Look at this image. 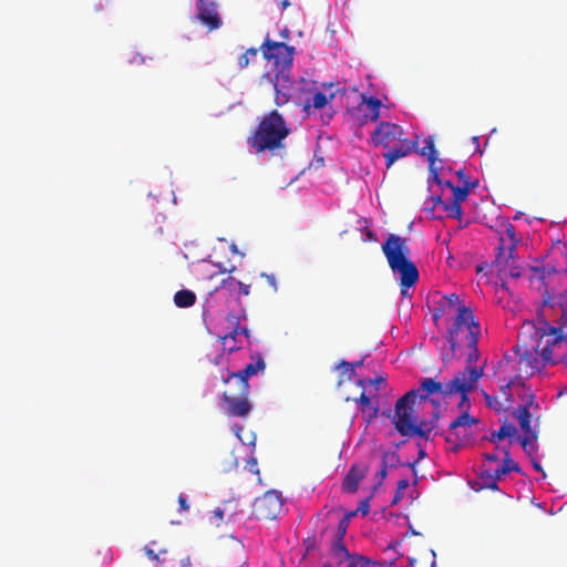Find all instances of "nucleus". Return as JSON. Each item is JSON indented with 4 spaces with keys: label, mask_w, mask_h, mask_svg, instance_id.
Segmentation results:
<instances>
[{
    "label": "nucleus",
    "mask_w": 567,
    "mask_h": 567,
    "mask_svg": "<svg viewBox=\"0 0 567 567\" xmlns=\"http://www.w3.org/2000/svg\"><path fill=\"white\" fill-rule=\"evenodd\" d=\"M382 251L393 272L394 279L400 285V295L402 299H409L411 305L413 289L420 278L416 265L411 259V251L406 245L405 238L390 234L382 243Z\"/></svg>",
    "instance_id": "nucleus-1"
},
{
    "label": "nucleus",
    "mask_w": 567,
    "mask_h": 567,
    "mask_svg": "<svg viewBox=\"0 0 567 567\" xmlns=\"http://www.w3.org/2000/svg\"><path fill=\"white\" fill-rule=\"evenodd\" d=\"M290 132L291 128L285 116L275 109L260 117L247 142L256 154L270 152L272 155L282 157L280 152L285 150V140Z\"/></svg>",
    "instance_id": "nucleus-2"
},
{
    "label": "nucleus",
    "mask_w": 567,
    "mask_h": 567,
    "mask_svg": "<svg viewBox=\"0 0 567 567\" xmlns=\"http://www.w3.org/2000/svg\"><path fill=\"white\" fill-rule=\"evenodd\" d=\"M235 295L236 291L226 282V278L206 295L202 305V319L207 332H217V324L225 323L229 312L236 315L240 308H246Z\"/></svg>",
    "instance_id": "nucleus-3"
},
{
    "label": "nucleus",
    "mask_w": 567,
    "mask_h": 567,
    "mask_svg": "<svg viewBox=\"0 0 567 567\" xmlns=\"http://www.w3.org/2000/svg\"><path fill=\"white\" fill-rule=\"evenodd\" d=\"M301 90L300 96L297 97V106L303 120H308L315 115L317 111L328 107L338 94L344 95L346 87L334 82H318L312 79L300 76Z\"/></svg>",
    "instance_id": "nucleus-4"
},
{
    "label": "nucleus",
    "mask_w": 567,
    "mask_h": 567,
    "mask_svg": "<svg viewBox=\"0 0 567 567\" xmlns=\"http://www.w3.org/2000/svg\"><path fill=\"white\" fill-rule=\"evenodd\" d=\"M455 311L456 313L453 318V323L446 331V341L449 343L450 352L442 355L443 361L458 360L461 358L458 354V351L461 350L458 342L461 332L465 330L466 339H472L473 341L476 339V336L482 334L481 322L471 307L466 306L464 301H460Z\"/></svg>",
    "instance_id": "nucleus-5"
},
{
    "label": "nucleus",
    "mask_w": 567,
    "mask_h": 567,
    "mask_svg": "<svg viewBox=\"0 0 567 567\" xmlns=\"http://www.w3.org/2000/svg\"><path fill=\"white\" fill-rule=\"evenodd\" d=\"M450 399L449 381L442 382L437 377H422L417 385L401 395L400 406L409 410L417 405L440 403Z\"/></svg>",
    "instance_id": "nucleus-6"
},
{
    "label": "nucleus",
    "mask_w": 567,
    "mask_h": 567,
    "mask_svg": "<svg viewBox=\"0 0 567 567\" xmlns=\"http://www.w3.org/2000/svg\"><path fill=\"white\" fill-rule=\"evenodd\" d=\"M563 265L547 261L539 266L532 267L534 277L543 285L544 292L542 306L548 308H559L561 315L567 312V286L561 291H556L555 287L548 286V279L554 275L567 274V252L561 254Z\"/></svg>",
    "instance_id": "nucleus-7"
},
{
    "label": "nucleus",
    "mask_w": 567,
    "mask_h": 567,
    "mask_svg": "<svg viewBox=\"0 0 567 567\" xmlns=\"http://www.w3.org/2000/svg\"><path fill=\"white\" fill-rule=\"evenodd\" d=\"M259 50L266 61L274 63L275 73H290L296 54V48L293 45L282 41L271 40L269 33H267Z\"/></svg>",
    "instance_id": "nucleus-8"
},
{
    "label": "nucleus",
    "mask_w": 567,
    "mask_h": 567,
    "mask_svg": "<svg viewBox=\"0 0 567 567\" xmlns=\"http://www.w3.org/2000/svg\"><path fill=\"white\" fill-rule=\"evenodd\" d=\"M396 432L408 439L416 437L424 441H432L433 436L445 437V432L435 423L429 424V419L420 417L416 409L410 413L408 422L396 425Z\"/></svg>",
    "instance_id": "nucleus-9"
},
{
    "label": "nucleus",
    "mask_w": 567,
    "mask_h": 567,
    "mask_svg": "<svg viewBox=\"0 0 567 567\" xmlns=\"http://www.w3.org/2000/svg\"><path fill=\"white\" fill-rule=\"evenodd\" d=\"M383 107L386 106L375 94L361 93L358 104L349 107L348 114L355 120L358 127L362 128L369 122L378 124Z\"/></svg>",
    "instance_id": "nucleus-10"
},
{
    "label": "nucleus",
    "mask_w": 567,
    "mask_h": 567,
    "mask_svg": "<svg viewBox=\"0 0 567 567\" xmlns=\"http://www.w3.org/2000/svg\"><path fill=\"white\" fill-rule=\"evenodd\" d=\"M248 320L247 309L240 308L239 311L235 313L229 312L228 319L225 320V323L217 324V332H208L212 336L218 338V340H229L234 338H238L243 336L250 347L252 343L251 330L247 324H241V322H246Z\"/></svg>",
    "instance_id": "nucleus-11"
},
{
    "label": "nucleus",
    "mask_w": 567,
    "mask_h": 567,
    "mask_svg": "<svg viewBox=\"0 0 567 567\" xmlns=\"http://www.w3.org/2000/svg\"><path fill=\"white\" fill-rule=\"evenodd\" d=\"M264 78L268 79L274 86L275 91V104L277 106H284L289 101H292L297 105V97L300 96L301 86L300 76L298 79H291L290 73L271 75L269 72L264 74Z\"/></svg>",
    "instance_id": "nucleus-12"
},
{
    "label": "nucleus",
    "mask_w": 567,
    "mask_h": 567,
    "mask_svg": "<svg viewBox=\"0 0 567 567\" xmlns=\"http://www.w3.org/2000/svg\"><path fill=\"white\" fill-rule=\"evenodd\" d=\"M284 504L285 498L280 491L275 488L268 489L261 497H257L254 501L255 509L249 518L274 520L279 516Z\"/></svg>",
    "instance_id": "nucleus-13"
},
{
    "label": "nucleus",
    "mask_w": 567,
    "mask_h": 567,
    "mask_svg": "<svg viewBox=\"0 0 567 567\" xmlns=\"http://www.w3.org/2000/svg\"><path fill=\"white\" fill-rule=\"evenodd\" d=\"M504 258H505V243H504V238L501 237L499 243L496 247L495 259L492 262V265H494L497 268V276H498L499 280L502 281L501 282L502 288L506 287V281H505L506 277H509L513 279H518L523 275V269L518 265L516 254L512 257L511 250H508L507 258L506 259H504Z\"/></svg>",
    "instance_id": "nucleus-14"
},
{
    "label": "nucleus",
    "mask_w": 567,
    "mask_h": 567,
    "mask_svg": "<svg viewBox=\"0 0 567 567\" xmlns=\"http://www.w3.org/2000/svg\"><path fill=\"white\" fill-rule=\"evenodd\" d=\"M402 134L403 128L401 125L389 121H380L371 133L370 143L374 147L382 146L383 148H389L391 143L400 138Z\"/></svg>",
    "instance_id": "nucleus-15"
},
{
    "label": "nucleus",
    "mask_w": 567,
    "mask_h": 567,
    "mask_svg": "<svg viewBox=\"0 0 567 567\" xmlns=\"http://www.w3.org/2000/svg\"><path fill=\"white\" fill-rule=\"evenodd\" d=\"M195 19L210 31L219 29L223 24L215 0H196Z\"/></svg>",
    "instance_id": "nucleus-16"
},
{
    "label": "nucleus",
    "mask_w": 567,
    "mask_h": 567,
    "mask_svg": "<svg viewBox=\"0 0 567 567\" xmlns=\"http://www.w3.org/2000/svg\"><path fill=\"white\" fill-rule=\"evenodd\" d=\"M367 466L353 463L342 478L341 492L343 494H354L359 489V485L365 477Z\"/></svg>",
    "instance_id": "nucleus-17"
},
{
    "label": "nucleus",
    "mask_w": 567,
    "mask_h": 567,
    "mask_svg": "<svg viewBox=\"0 0 567 567\" xmlns=\"http://www.w3.org/2000/svg\"><path fill=\"white\" fill-rule=\"evenodd\" d=\"M357 409L362 413V417L367 425L372 423L380 414V404L375 398L367 395L365 391L354 399Z\"/></svg>",
    "instance_id": "nucleus-18"
},
{
    "label": "nucleus",
    "mask_w": 567,
    "mask_h": 567,
    "mask_svg": "<svg viewBox=\"0 0 567 567\" xmlns=\"http://www.w3.org/2000/svg\"><path fill=\"white\" fill-rule=\"evenodd\" d=\"M449 392L450 398L458 395L460 401L457 403V409L460 412L463 410L471 411L472 401H471V390L465 382L458 378H451L449 380Z\"/></svg>",
    "instance_id": "nucleus-19"
},
{
    "label": "nucleus",
    "mask_w": 567,
    "mask_h": 567,
    "mask_svg": "<svg viewBox=\"0 0 567 567\" xmlns=\"http://www.w3.org/2000/svg\"><path fill=\"white\" fill-rule=\"evenodd\" d=\"M224 402L228 405V413L231 416L248 417L254 409L252 403L247 395L230 396L226 392L223 394Z\"/></svg>",
    "instance_id": "nucleus-20"
},
{
    "label": "nucleus",
    "mask_w": 567,
    "mask_h": 567,
    "mask_svg": "<svg viewBox=\"0 0 567 567\" xmlns=\"http://www.w3.org/2000/svg\"><path fill=\"white\" fill-rule=\"evenodd\" d=\"M498 450L503 452V460L502 464H499L495 468V475L498 476L499 481L504 478L506 475L511 473H516L522 476H526V472L523 470V467L517 463L511 454L509 447L507 446H498Z\"/></svg>",
    "instance_id": "nucleus-21"
},
{
    "label": "nucleus",
    "mask_w": 567,
    "mask_h": 567,
    "mask_svg": "<svg viewBox=\"0 0 567 567\" xmlns=\"http://www.w3.org/2000/svg\"><path fill=\"white\" fill-rule=\"evenodd\" d=\"M480 481L481 483H477L476 481L470 480L467 482L468 486L475 491L481 492L482 489H491L494 492H502L499 485H498V476L495 475V470H484L480 474Z\"/></svg>",
    "instance_id": "nucleus-22"
},
{
    "label": "nucleus",
    "mask_w": 567,
    "mask_h": 567,
    "mask_svg": "<svg viewBox=\"0 0 567 567\" xmlns=\"http://www.w3.org/2000/svg\"><path fill=\"white\" fill-rule=\"evenodd\" d=\"M400 401L401 396L395 401L393 410L386 408L381 412L382 416L390 419L395 430L396 425H400V423L408 422L410 413L413 412V409L409 410L408 406H400Z\"/></svg>",
    "instance_id": "nucleus-23"
},
{
    "label": "nucleus",
    "mask_w": 567,
    "mask_h": 567,
    "mask_svg": "<svg viewBox=\"0 0 567 567\" xmlns=\"http://www.w3.org/2000/svg\"><path fill=\"white\" fill-rule=\"evenodd\" d=\"M217 341L220 343L219 352L213 358H210L208 355V360L215 365H220L224 361L225 355H230V354L241 350V348H243L239 337L229 339V340H225V341L217 339Z\"/></svg>",
    "instance_id": "nucleus-24"
},
{
    "label": "nucleus",
    "mask_w": 567,
    "mask_h": 567,
    "mask_svg": "<svg viewBox=\"0 0 567 567\" xmlns=\"http://www.w3.org/2000/svg\"><path fill=\"white\" fill-rule=\"evenodd\" d=\"M416 153L426 158L429 168L437 166V162L441 164L443 163V159L439 157V151L435 147L434 137L432 135L424 138V145L422 148L416 146Z\"/></svg>",
    "instance_id": "nucleus-25"
},
{
    "label": "nucleus",
    "mask_w": 567,
    "mask_h": 567,
    "mask_svg": "<svg viewBox=\"0 0 567 567\" xmlns=\"http://www.w3.org/2000/svg\"><path fill=\"white\" fill-rule=\"evenodd\" d=\"M443 167L442 166H435V167H430L429 169V176H427V189L431 190L432 186L433 185H436L441 188V190H444V189H454L455 188V184L453 181L451 179H444L441 177V169Z\"/></svg>",
    "instance_id": "nucleus-26"
},
{
    "label": "nucleus",
    "mask_w": 567,
    "mask_h": 567,
    "mask_svg": "<svg viewBox=\"0 0 567 567\" xmlns=\"http://www.w3.org/2000/svg\"><path fill=\"white\" fill-rule=\"evenodd\" d=\"M484 367H465L463 371L457 372L452 378H458L468 385L470 390L483 378Z\"/></svg>",
    "instance_id": "nucleus-27"
},
{
    "label": "nucleus",
    "mask_w": 567,
    "mask_h": 567,
    "mask_svg": "<svg viewBox=\"0 0 567 567\" xmlns=\"http://www.w3.org/2000/svg\"><path fill=\"white\" fill-rule=\"evenodd\" d=\"M330 555L337 559V566H341L347 558H350L353 553H351L347 545L344 544V539L341 538H331L329 546Z\"/></svg>",
    "instance_id": "nucleus-28"
},
{
    "label": "nucleus",
    "mask_w": 567,
    "mask_h": 567,
    "mask_svg": "<svg viewBox=\"0 0 567 567\" xmlns=\"http://www.w3.org/2000/svg\"><path fill=\"white\" fill-rule=\"evenodd\" d=\"M173 300L177 308L187 309L196 303L197 297L193 290L183 288L175 292Z\"/></svg>",
    "instance_id": "nucleus-29"
},
{
    "label": "nucleus",
    "mask_w": 567,
    "mask_h": 567,
    "mask_svg": "<svg viewBox=\"0 0 567 567\" xmlns=\"http://www.w3.org/2000/svg\"><path fill=\"white\" fill-rule=\"evenodd\" d=\"M249 359L251 360L248 362L245 368L248 370L251 377H256L258 374H262L266 370V362L264 359V355L259 351H249Z\"/></svg>",
    "instance_id": "nucleus-30"
},
{
    "label": "nucleus",
    "mask_w": 567,
    "mask_h": 567,
    "mask_svg": "<svg viewBox=\"0 0 567 567\" xmlns=\"http://www.w3.org/2000/svg\"><path fill=\"white\" fill-rule=\"evenodd\" d=\"M443 204V197L441 194L430 195L423 203L422 212L425 214V218L429 220L442 219V216L435 215L434 210L437 206L441 207Z\"/></svg>",
    "instance_id": "nucleus-31"
},
{
    "label": "nucleus",
    "mask_w": 567,
    "mask_h": 567,
    "mask_svg": "<svg viewBox=\"0 0 567 567\" xmlns=\"http://www.w3.org/2000/svg\"><path fill=\"white\" fill-rule=\"evenodd\" d=\"M389 455L391 456V458H395V462H392L390 467H392V468L409 467L412 471L413 475L415 476L413 484L416 485L420 480L417 476V470H416V466L420 463L419 460L403 462L401 460L399 453H396V451H389Z\"/></svg>",
    "instance_id": "nucleus-32"
},
{
    "label": "nucleus",
    "mask_w": 567,
    "mask_h": 567,
    "mask_svg": "<svg viewBox=\"0 0 567 567\" xmlns=\"http://www.w3.org/2000/svg\"><path fill=\"white\" fill-rule=\"evenodd\" d=\"M442 209L446 214L449 218L455 220H462L464 216V209L462 204L458 202H453L450 198L443 199V204H441Z\"/></svg>",
    "instance_id": "nucleus-33"
},
{
    "label": "nucleus",
    "mask_w": 567,
    "mask_h": 567,
    "mask_svg": "<svg viewBox=\"0 0 567 567\" xmlns=\"http://www.w3.org/2000/svg\"><path fill=\"white\" fill-rule=\"evenodd\" d=\"M386 152L383 154L384 163L386 168H390L395 162L411 154V148L403 150L402 147H390L385 148Z\"/></svg>",
    "instance_id": "nucleus-34"
},
{
    "label": "nucleus",
    "mask_w": 567,
    "mask_h": 567,
    "mask_svg": "<svg viewBox=\"0 0 567 567\" xmlns=\"http://www.w3.org/2000/svg\"><path fill=\"white\" fill-rule=\"evenodd\" d=\"M513 416L517 420L520 430L529 429L532 427V412L529 410H526L525 405H518L513 411Z\"/></svg>",
    "instance_id": "nucleus-35"
},
{
    "label": "nucleus",
    "mask_w": 567,
    "mask_h": 567,
    "mask_svg": "<svg viewBox=\"0 0 567 567\" xmlns=\"http://www.w3.org/2000/svg\"><path fill=\"white\" fill-rule=\"evenodd\" d=\"M481 336H476L474 341L472 339H466V347L470 350L466 357V365L465 367H475L474 364L480 360L481 352L478 350V342Z\"/></svg>",
    "instance_id": "nucleus-36"
},
{
    "label": "nucleus",
    "mask_w": 567,
    "mask_h": 567,
    "mask_svg": "<svg viewBox=\"0 0 567 567\" xmlns=\"http://www.w3.org/2000/svg\"><path fill=\"white\" fill-rule=\"evenodd\" d=\"M522 434H519L518 444L523 450H526L528 444L538 443V424L532 426L529 429L522 430Z\"/></svg>",
    "instance_id": "nucleus-37"
},
{
    "label": "nucleus",
    "mask_w": 567,
    "mask_h": 567,
    "mask_svg": "<svg viewBox=\"0 0 567 567\" xmlns=\"http://www.w3.org/2000/svg\"><path fill=\"white\" fill-rule=\"evenodd\" d=\"M501 431L502 433L504 434V440H508L511 444L517 442L518 443V440H519V433H518V429L516 427V425L508 421V420H504L502 423H501Z\"/></svg>",
    "instance_id": "nucleus-38"
},
{
    "label": "nucleus",
    "mask_w": 567,
    "mask_h": 567,
    "mask_svg": "<svg viewBox=\"0 0 567 567\" xmlns=\"http://www.w3.org/2000/svg\"><path fill=\"white\" fill-rule=\"evenodd\" d=\"M226 282L229 284L230 288L236 291V298L241 299V296H248L250 293V285L238 280L234 276H227Z\"/></svg>",
    "instance_id": "nucleus-39"
},
{
    "label": "nucleus",
    "mask_w": 567,
    "mask_h": 567,
    "mask_svg": "<svg viewBox=\"0 0 567 567\" xmlns=\"http://www.w3.org/2000/svg\"><path fill=\"white\" fill-rule=\"evenodd\" d=\"M389 458H391L389 451H384L382 454L380 468L374 475V482H381V484H383L389 475V471L393 470L390 467L391 463H389Z\"/></svg>",
    "instance_id": "nucleus-40"
},
{
    "label": "nucleus",
    "mask_w": 567,
    "mask_h": 567,
    "mask_svg": "<svg viewBox=\"0 0 567 567\" xmlns=\"http://www.w3.org/2000/svg\"><path fill=\"white\" fill-rule=\"evenodd\" d=\"M231 432L235 434V436L238 439V441L243 444V445H247L249 446L250 449H252V452L255 451L256 449V440H257V436H256V433L255 432H250L249 435H250V441H246L244 440V437L241 436V433L244 431V425L240 424V423H234L230 427Z\"/></svg>",
    "instance_id": "nucleus-41"
},
{
    "label": "nucleus",
    "mask_w": 567,
    "mask_h": 567,
    "mask_svg": "<svg viewBox=\"0 0 567 567\" xmlns=\"http://www.w3.org/2000/svg\"><path fill=\"white\" fill-rule=\"evenodd\" d=\"M502 226L504 227V231L506 233V235L511 241V244L508 246V250H511V256L513 257L515 255V249L519 243V239L516 235L515 227L508 219H505L503 221Z\"/></svg>",
    "instance_id": "nucleus-42"
},
{
    "label": "nucleus",
    "mask_w": 567,
    "mask_h": 567,
    "mask_svg": "<svg viewBox=\"0 0 567 567\" xmlns=\"http://www.w3.org/2000/svg\"><path fill=\"white\" fill-rule=\"evenodd\" d=\"M455 176L457 177L458 182L461 183V186L463 187H468V192L471 193L472 190H474L476 187H478L480 185V181L478 179H472L464 167L462 168H458L457 171L454 172Z\"/></svg>",
    "instance_id": "nucleus-43"
},
{
    "label": "nucleus",
    "mask_w": 567,
    "mask_h": 567,
    "mask_svg": "<svg viewBox=\"0 0 567 567\" xmlns=\"http://www.w3.org/2000/svg\"><path fill=\"white\" fill-rule=\"evenodd\" d=\"M483 399L488 409L495 411L497 414L506 412V408L498 400L496 395H492L483 390Z\"/></svg>",
    "instance_id": "nucleus-44"
},
{
    "label": "nucleus",
    "mask_w": 567,
    "mask_h": 567,
    "mask_svg": "<svg viewBox=\"0 0 567 567\" xmlns=\"http://www.w3.org/2000/svg\"><path fill=\"white\" fill-rule=\"evenodd\" d=\"M230 377H234L235 379H238L240 383L243 384V395H248L249 392V380L252 378L248 370L244 367L241 370L234 371V373L230 374Z\"/></svg>",
    "instance_id": "nucleus-45"
},
{
    "label": "nucleus",
    "mask_w": 567,
    "mask_h": 567,
    "mask_svg": "<svg viewBox=\"0 0 567 567\" xmlns=\"http://www.w3.org/2000/svg\"><path fill=\"white\" fill-rule=\"evenodd\" d=\"M522 400H523V403H520L519 405H525L526 410H529V411H530V409L538 410L540 408V405L537 401L536 394L532 391L530 388H529V391H524V395L522 396Z\"/></svg>",
    "instance_id": "nucleus-46"
},
{
    "label": "nucleus",
    "mask_w": 567,
    "mask_h": 567,
    "mask_svg": "<svg viewBox=\"0 0 567 567\" xmlns=\"http://www.w3.org/2000/svg\"><path fill=\"white\" fill-rule=\"evenodd\" d=\"M451 193L452 194L449 198L453 202H458L460 204L465 202L470 196L468 187H463L461 185H456Z\"/></svg>",
    "instance_id": "nucleus-47"
},
{
    "label": "nucleus",
    "mask_w": 567,
    "mask_h": 567,
    "mask_svg": "<svg viewBox=\"0 0 567 567\" xmlns=\"http://www.w3.org/2000/svg\"><path fill=\"white\" fill-rule=\"evenodd\" d=\"M446 403L443 402L431 404L432 411L429 417V424L435 423L439 425L440 420L443 416V410L446 409Z\"/></svg>",
    "instance_id": "nucleus-48"
},
{
    "label": "nucleus",
    "mask_w": 567,
    "mask_h": 567,
    "mask_svg": "<svg viewBox=\"0 0 567 567\" xmlns=\"http://www.w3.org/2000/svg\"><path fill=\"white\" fill-rule=\"evenodd\" d=\"M258 51L259 49L257 48H249L246 50L245 53H243L239 58H238V66L240 70L245 69L248 66L249 62H250V59H255L258 54Z\"/></svg>",
    "instance_id": "nucleus-49"
},
{
    "label": "nucleus",
    "mask_w": 567,
    "mask_h": 567,
    "mask_svg": "<svg viewBox=\"0 0 567 567\" xmlns=\"http://www.w3.org/2000/svg\"><path fill=\"white\" fill-rule=\"evenodd\" d=\"M373 498V493H370L367 497L361 499L358 504V507L355 508L358 511V514H360L362 517H367L370 514L371 511V501Z\"/></svg>",
    "instance_id": "nucleus-50"
},
{
    "label": "nucleus",
    "mask_w": 567,
    "mask_h": 567,
    "mask_svg": "<svg viewBox=\"0 0 567 567\" xmlns=\"http://www.w3.org/2000/svg\"><path fill=\"white\" fill-rule=\"evenodd\" d=\"M318 112L322 125H329L337 113L336 110L331 106V104L324 110Z\"/></svg>",
    "instance_id": "nucleus-51"
},
{
    "label": "nucleus",
    "mask_w": 567,
    "mask_h": 567,
    "mask_svg": "<svg viewBox=\"0 0 567 567\" xmlns=\"http://www.w3.org/2000/svg\"><path fill=\"white\" fill-rule=\"evenodd\" d=\"M350 526V523L349 520H347V518H340L339 522H338V525H337V529H336V533L334 535L332 536V538H341V539H344L346 535H347V532H348V528Z\"/></svg>",
    "instance_id": "nucleus-52"
},
{
    "label": "nucleus",
    "mask_w": 567,
    "mask_h": 567,
    "mask_svg": "<svg viewBox=\"0 0 567 567\" xmlns=\"http://www.w3.org/2000/svg\"><path fill=\"white\" fill-rule=\"evenodd\" d=\"M354 558L359 561L360 567H378L380 561L371 557L354 553Z\"/></svg>",
    "instance_id": "nucleus-53"
},
{
    "label": "nucleus",
    "mask_w": 567,
    "mask_h": 567,
    "mask_svg": "<svg viewBox=\"0 0 567 567\" xmlns=\"http://www.w3.org/2000/svg\"><path fill=\"white\" fill-rule=\"evenodd\" d=\"M167 554L166 548H161L157 551V556L154 558V567H167L166 565L169 563H174V560H168L165 556Z\"/></svg>",
    "instance_id": "nucleus-54"
},
{
    "label": "nucleus",
    "mask_w": 567,
    "mask_h": 567,
    "mask_svg": "<svg viewBox=\"0 0 567 567\" xmlns=\"http://www.w3.org/2000/svg\"><path fill=\"white\" fill-rule=\"evenodd\" d=\"M247 470L252 473V474H259V468H258V462H257V457L255 456V451L252 452V449H250V455L247 456Z\"/></svg>",
    "instance_id": "nucleus-55"
},
{
    "label": "nucleus",
    "mask_w": 567,
    "mask_h": 567,
    "mask_svg": "<svg viewBox=\"0 0 567 567\" xmlns=\"http://www.w3.org/2000/svg\"><path fill=\"white\" fill-rule=\"evenodd\" d=\"M483 440L489 441L494 444H499L504 441V434L501 431V427L498 430H493L488 435H484Z\"/></svg>",
    "instance_id": "nucleus-56"
},
{
    "label": "nucleus",
    "mask_w": 567,
    "mask_h": 567,
    "mask_svg": "<svg viewBox=\"0 0 567 567\" xmlns=\"http://www.w3.org/2000/svg\"><path fill=\"white\" fill-rule=\"evenodd\" d=\"M462 413H463V419H464V427L471 429L480 423V419L472 415L471 411L463 410Z\"/></svg>",
    "instance_id": "nucleus-57"
},
{
    "label": "nucleus",
    "mask_w": 567,
    "mask_h": 567,
    "mask_svg": "<svg viewBox=\"0 0 567 567\" xmlns=\"http://www.w3.org/2000/svg\"><path fill=\"white\" fill-rule=\"evenodd\" d=\"M445 313V305L444 303H440L437 305L433 310H432V313H431V319H432V322L437 326L440 320L442 319L443 315Z\"/></svg>",
    "instance_id": "nucleus-58"
},
{
    "label": "nucleus",
    "mask_w": 567,
    "mask_h": 567,
    "mask_svg": "<svg viewBox=\"0 0 567 567\" xmlns=\"http://www.w3.org/2000/svg\"><path fill=\"white\" fill-rule=\"evenodd\" d=\"M369 385L373 386L377 391H380L382 386L386 384V378L383 375H375L374 378H368Z\"/></svg>",
    "instance_id": "nucleus-59"
},
{
    "label": "nucleus",
    "mask_w": 567,
    "mask_h": 567,
    "mask_svg": "<svg viewBox=\"0 0 567 567\" xmlns=\"http://www.w3.org/2000/svg\"><path fill=\"white\" fill-rule=\"evenodd\" d=\"M177 502H178V513L179 514H183V513L189 511L188 496L185 493H181L178 495Z\"/></svg>",
    "instance_id": "nucleus-60"
},
{
    "label": "nucleus",
    "mask_w": 567,
    "mask_h": 567,
    "mask_svg": "<svg viewBox=\"0 0 567 567\" xmlns=\"http://www.w3.org/2000/svg\"><path fill=\"white\" fill-rule=\"evenodd\" d=\"M333 370L341 371L342 375L347 374L348 380H350V381L357 375V372L353 371L352 369H350L349 365H340V361L333 367Z\"/></svg>",
    "instance_id": "nucleus-61"
},
{
    "label": "nucleus",
    "mask_w": 567,
    "mask_h": 567,
    "mask_svg": "<svg viewBox=\"0 0 567 567\" xmlns=\"http://www.w3.org/2000/svg\"><path fill=\"white\" fill-rule=\"evenodd\" d=\"M367 358H368V354H365L361 359L352 361V362H350V361H348L346 359H341L340 360V365H349L350 369L355 371V369L363 367L364 361H365Z\"/></svg>",
    "instance_id": "nucleus-62"
},
{
    "label": "nucleus",
    "mask_w": 567,
    "mask_h": 567,
    "mask_svg": "<svg viewBox=\"0 0 567 567\" xmlns=\"http://www.w3.org/2000/svg\"><path fill=\"white\" fill-rule=\"evenodd\" d=\"M509 380H513V385L520 388L523 391H529V385L526 383L525 378H523L519 373L515 374L514 377L509 378Z\"/></svg>",
    "instance_id": "nucleus-63"
},
{
    "label": "nucleus",
    "mask_w": 567,
    "mask_h": 567,
    "mask_svg": "<svg viewBox=\"0 0 567 567\" xmlns=\"http://www.w3.org/2000/svg\"><path fill=\"white\" fill-rule=\"evenodd\" d=\"M303 547H305L307 553L316 551L318 549L317 539L315 537H307L303 540Z\"/></svg>",
    "instance_id": "nucleus-64"
}]
</instances>
